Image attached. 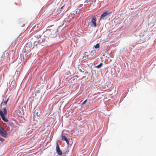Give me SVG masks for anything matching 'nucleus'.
<instances>
[{
    "label": "nucleus",
    "mask_w": 156,
    "mask_h": 156,
    "mask_svg": "<svg viewBox=\"0 0 156 156\" xmlns=\"http://www.w3.org/2000/svg\"><path fill=\"white\" fill-rule=\"evenodd\" d=\"M7 112L6 108L5 107L3 108V113L2 111L0 110V116L2 118V120L4 122H7L8 121V119L5 118L4 115L7 114Z\"/></svg>",
    "instance_id": "1"
},
{
    "label": "nucleus",
    "mask_w": 156,
    "mask_h": 156,
    "mask_svg": "<svg viewBox=\"0 0 156 156\" xmlns=\"http://www.w3.org/2000/svg\"><path fill=\"white\" fill-rule=\"evenodd\" d=\"M96 17L94 16L91 18V21L88 23V25L91 27H97Z\"/></svg>",
    "instance_id": "2"
},
{
    "label": "nucleus",
    "mask_w": 156,
    "mask_h": 156,
    "mask_svg": "<svg viewBox=\"0 0 156 156\" xmlns=\"http://www.w3.org/2000/svg\"><path fill=\"white\" fill-rule=\"evenodd\" d=\"M0 134L2 136L6 137L7 136V133L3 127L0 125Z\"/></svg>",
    "instance_id": "3"
},
{
    "label": "nucleus",
    "mask_w": 156,
    "mask_h": 156,
    "mask_svg": "<svg viewBox=\"0 0 156 156\" xmlns=\"http://www.w3.org/2000/svg\"><path fill=\"white\" fill-rule=\"evenodd\" d=\"M111 13V12H109L105 11L102 14L100 17V20L104 19V18L106 17L107 16L109 15Z\"/></svg>",
    "instance_id": "4"
},
{
    "label": "nucleus",
    "mask_w": 156,
    "mask_h": 156,
    "mask_svg": "<svg viewBox=\"0 0 156 156\" xmlns=\"http://www.w3.org/2000/svg\"><path fill=\"white\" fill-rule=\"evenodd\" d=\"M23 58V60L24 62H27L28 59L27 53L26 52H24L22 55Z\"/></svg>",
    "instance_id": "5"
},
{
    "label": "nucleus",
    "mask_w": 156,
    "mask_h": 156,
    "mask_svg": "<svg viewBox=\"0 0 156 156\" xmlns=\"http://www.w3.org/2000/svg\"><path fill=\"white\" fill-rule=\"evenodd\" d=\"M56 150L58 154L61 155L62 154V151L60 149L58 146V144L57 142H56Z\"/></svg>",
    "instance_id": "6"
},
{
    "label": "nucleus",
    "mask_w": 156,
    "mask_h": 156,
    "mask_svg": "<svg viewBox=\"0 0 156 156\" xmlns=\"http://www.w3.org/2000/svg\"><path fill=\"white\" fill-rule=\"evenodd\" d=\"M62 140L63 141H65L68 144H69V141L65 136L64 135H62Z\"/></svg>",
    "instance_id": "7"
},
{
    "label": "nucleus",
    "mask_w": 156,
    "mask_h": 156,
    "mask_svg": "<svg viewBox=\"0 0 156 156\" xmlns=\"http://www.w3.org/2000/svg\"><path fill=\"white\" fill-rule=\"evenodd\" d=\"M43 42V39L42 38H37L35 42L41 43Z\"/></svg>",
    "instance_id": "8"
},
{
    "label": "nucleus",
    "mask_w": 156,
    "mask_h": 156,
    "mask_svg": "<svg viewBox=\"0 0 156 156\" xmlns=\"http://www.w3.org/2000/svg\"><path fill=\"white\" fill-rule=\"evenodd\" d=\"M89 56V55L88 54V53L87 52H85L84 54L83 55V57H86L87 58Z\"/></svg>",
    "instance_id": "9"
},
{
    "label": "nucleus",
    "mask_w": 156,
    "mask_h": 156,
    "mask_svg": "<svg viewBox=\"0 0 156 156\" xmlns=\"http://www.w3.org/2000/svg\"><path fill=\"white\" fill-rule=\"evenodd\" d=\"M36 38H41V36L39 34H36L34 36Z\"/></svg>",
    "instance_id": "10"
},
{
    "label": "nucleus",
    "mask_w": 156,
    "mask_h": 156,
    "mask_svg": "<svg viewBox=\"0 0 156 156\" xmlns=\"http://www.w3.org/2000/svg\"><path fill=\"white\" fill-rule=\"evenodd\" d=\"M102 64H103L102 63H101L99 64L97 66H96V67L97 68H100L102 66Z\"/></svg>",
    "instance_id": "11"
},
{
    "label": "nucleus",
    "mask_w": 156,
    "mask_h": 156,
    "mask_svg": "<svg viewBox=\"0 0 156 156\" xmlns=\"http://www.w3.org/2000/svg\"><path fill=\"white\" fill-rule=\"evenodd\" d=\"M94 47L96 49L99 48L100 47L99 45L98 44H97L95 45L94 46Z\"/></svg>",
    "instance_id": "12"
},
{
    "label": "nucleus",
    "mask_w": 156,
    "mask_h": 156,
    "mask_svg": "<svg viewBox=\"0 0 156 156\" xmlns=\"http://www.w3.org/2000/svg\"><path fill=\"white\" fill-rule=\"evenodd\" d=\"M5 57V55L4 54H3L1 56V60H3V59Z\"/></svg>",
    "instance_id": "13"
},
{
    "label": "nucleus",
    "mask_w": 156,
    "mask_h": 156,
    "mask_svg": "<svg viewBox=\"0 0 156 156\" xmlns=\"http://www.w3.org/2000/svg\"><path fill=\"white\" fill-rule=\"evenodd\" d=\"M5 140V139L2 138H0V141L2 142H3V141H4Z\"/></svg>",
    "instance_id": "14"
},
{
    "label": "nucleus",
    "mask_w": 156,
    "mask_h": 156,
    "mask_svg": "<svg viewBox=\"0 0 156 156\" xmlns=\"http://www.w3.org/2000/svg\"><path fill=\"white\" fill-rule=\"evenodd\" d=\"M9 98H8L7 99V100L5 101H4V103L5 104H6L7 103V102H8V100H9Z\"/></svg>",
    "instance_id": "15"
},
{
    "label": "nucleus",
    "mask_w": 156,
    "mask_h": 156,
    "mask_svg": "<svg viewBox=\"0 0 156 156\" xmlns=\"http://www.w3.org/2000/svg\"><path fill=\"white\" fill-rule=\"evenodd\" d=\"M87 101V99H86L83 102V103L82 104V105H84V104H85L86 103Z\"/></svg>",
    "instance_id": "16"
},
{
    "label": "nucleus",
    "mask_w": 156,
    "mask_h": 156,
    "mask_svg": "<svg viewBox=\"0 0 156 156\" xmlns=\"http://www.w3.org/2000/svg\"><path fill=\"white\" fill-rule=\"evenodd\" d=\"M16 73H17V74H19V73H20V72L18 71H16Z\"/></svg>",
    "instance_id": "17"
},
{
    "label": "nucleus",
    "mask_w": 156,
    "mask_h": 156,
    "mask_svg": "<svg viewBox=\"0 0 156 156\" xmlns=\"http://www.w3.org/2000/svg\"><path fill=\"white\" fill-rule=\"evenodd\" d=\"M15 83V81H12V82L11 83Z\"/></svg>",
    "instance_id": "18"
},
{
    "label": "nucleus",
    "mask_w": 156,
    "mask_h": 156,
    "mask_svg": "<svg viewBox=\"0 0 156 156\" xmlns=\"http://www.w3.org/2000/svg\"><path fill=\"white\" fill-rule=\"evenodd\" d=\"M24 25H25V24H23V25H21V26L22 27H23V26H24Z\"/></svg>",
    "instance_id": "19"
},
{
    "label": "nucleus",
    "mask_w": 156,
    "mask_h": 156,
    "mask_svg": "<svg viewBox=\"0 0 156 156\" xmlns=\"http://www.w3.org/2000/svg\"><path fill=\"white\" fill-rule=\"evenodd\" d=\"M63 6H62V7L61 8V9H62L63 8Z\"/></svg>",
    "instance_id": "20"
}]
</instances>
